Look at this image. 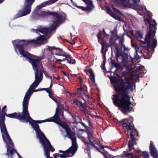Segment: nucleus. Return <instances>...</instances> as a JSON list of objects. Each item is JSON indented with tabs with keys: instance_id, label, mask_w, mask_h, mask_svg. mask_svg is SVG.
I'll list each match as a JSON object with an SVG mask.
<instances>
[{
	"instance_id": "obj_50",
	"label": "nucleus",
	"mask_w": 158,
	"mask_h": 158,
	"mask_svg": "<svg viewBox=\"0 0 158 158\" xmlns=\"http://www.w3.org/2000/svg\"><path fill=\"white\" fill-rule=\"evenodd\" d=\"M135 51L136 52H138L139 53L143 54L142 51L139 50V48L138 46H135Z\"/></svg>"
},
{
	"instance_id": "obj_56",
	"label": "nucleus",
	"mask_w": 158,
	"mask_h": 158,
	"mask_svg": "<svg viewBox=\"0 0 158 158\" xmlns=\"http://www.w3.org/2000/svg\"><path fill=\"white\" fill-rule=\"evenodd\" d=\"M113 9L116 13L118 14H121V11L119 10L114 7H113Z\"/></svg>"
},
{
	"instance_id": "obj_23",
	"label": "nucleus",
	"mask_w": 158,
	"mask_h": 158,
	"mask_svg": "<svg viewBox=\"0 0 158 158\" xmlns=\"http://www.w3.org/2000/svg\"><path fill=\"white\" fill-rule=\"evenodd\" d=\"M140 0H128L127 4L129 6L138 7Z\"/></svg>"
},
{
	"instance_id": "obj_7",
	"label": "nucleus",
	"mask_w": 158,
	"mask_h": 158,
	"mask_svg": "<svg viewBox=\"0 0 158 158\" xmlns=\"http://www.w3.org/2000/svg\"><path fill=\"white\" fill-rule=\"evenodd\" d=\"M38 15L43 18H46L48 16H52L55 19L57 20V24L65 22L66 20V15L65 14H60L55 11H50L49 10L47 12L42 11L38 14Z\"/></svg>"
},
{
	"instance_id": "obj_51",
	"label": "nucleus",
	"mask_w": 158,
	"mask_h": 158,
	"mask_svg": "<svg viewBox=\"0 0 158 158\" xmlns=\"http://www.w3.org/2000/svg\"><path fill=\"white\" fill-rule=\"evenodd\" d=\"M144 68V66L142 65V66H139V67H138L136 68V70L138 71H141Z\"/></svg>"
},
{
	"instance_id": "obj_64",
	"label": "nucleus",
	"mask_w": 158,
	"mask_h": 158,
	"mask_svg": "<svg viewBox=\"0 0 158 158\" xmlns=\"http://www.w3.org/2000/svg\"><path fill=\"white\" fill-rule=\"evenodd\" d=\"M103 35L105 36H107L108 35L106 33L104 29H103Z\"/></svg>"
},
{
	"instance_id": "obj_49",
	"label": "nucleus",
	"mask_w": 158,
	"mask_h": 158,
	"mask_svg": "<svg viewBox=\"0 0 158 158\" xmlns=\"http://www.w3.org/2000/svg\"><path fill=\"white\" fill-rule=\"evenodd\" d=\"M33 93V91H32V89L29 88V89L27 90L26 94L28 95H30L31 96Z\"/></svg>"
},
{
	"instance_id": "obj_38",
	"label": "nucleus",
	"mask_w": 158,
	"mask_h": 158,
	"mask_svg": "<svg viewBox=\"0 0 158 158\" xmlns=\"http://www.w3.org/2000/svg\"><path fill=\"white\" fill-rule=\"evenodd\" d=\"M107 51V49H105V51L101 50V52L102 54V59L103 60V62H104V63L106 60V52Z\"/></svg>"
},
{
	"instance_id": "obj_16",
	"label": "nucleus",
	"mask_w": 158,
	"mask_h": 158,
	"mask_svg": "<svg viewBox=\"0 0 158 158\" xmlns=\"http://www.w3.org/2000/svg\"><path fill=\"white\" fill-rule=\"evenodd\" d=\"M106 11L107 14L116 20L119 21H121L122 18L120 16L116 15L114 14L110 9V8L107 6L106 8Z\"/></svg>"
},
{
	"instance_id": "obj_58",
	"label": "nucleus",
	"mask_w": 158,
	"mask_h": 158,
	"mask_svg": "<svg viewBox=\"0 0 158 158\" xmlns=\"http://www.w3.org/2000/svg\"><path fill=\"white\" fill-rule=\"evenodd\" d=\"M57 107H61V108H64V105L63 104H61L60 103H59L58 102L57 103Z\"/></svg>"
},
{
	"instance_id": "obj_19",
	"label": "nucleus",
	"mask_w": 158,
	"mask_h": 158,
	"mask_svg": "<svg viewBox=\"0 0 158 158\" xmlns=\"http://www.w3.org/2000/svg\"><path fill=\"white\" fill-rule=\"evenodd\" d=\"M64 57V59L59 60L64 61L66 60L69 64H75V60L71 57V56L69 54L66 53Z\"/></svg>"
},
{
	"instance_id": "obj_14",
	"label": "nucleus",
	"mask_w": 158,
	"mask_h": 158,
	"mask_svg": "<svg viewBox=\"0 0 158 158\" xmlns=\"http://www.w3.org/2000/svg\"><path fill=\"white\" fill-rule=\"evenodd\" d=\"M149 152L151 156L153 158H158V151L152 141H150L149 146Z\"/></svg>"
},
{
	"instance_id": "obj_57",
	"label": "nucleus",
	"mask_w": 158,
	"mask_h": 158,
	"mask_svg": "<svg viewBox=\"0 0 158 158\" xmlns=\"http://www.w3.org/2000/svg\"><path fill=\"white\" fill-rule=\"evenodd\" d=\"M87 107V106L86 105L85 103H84L83 104L82 103V106H81L80 108H83V110H84L86 109Z\"/></svg>"
},
{
	"instance_id": "obj_44",
	"label": "nucleus",
	"mask_w": 158,
	"mask_h": 158,
	"mask_svg": "<svg viewBox=\"0 0 158 158\" xmlns=\"http://www.w3.org/2000/svg\"><path fill=\"white\" fill-rule=\"evenodd\" d=\"M125 156L127 157V158H131L132 156L134 157L135 158L134 156H133L132 153H125Z\"/></svg>"
},
{
	"instance_id": "obj_39",
	"label": "nucleus",
	"mask_w": 158,
	"mask_h": 158,
	"mask_svg": "<svg viewBox=\"0 0 158 158\" xmlns=\"http://www.w3.org/2000/svg\"><path fill=\"white\" fill-rule=\"evenodd\" d=\"M90 75L89 76L92 82H94L95 81V76L93 71H91L89 72Z\"/></svg>"
},
{
	"instance_id": "obj_12",
	"label": "nucleus",
	"mask_w": 158,
	"mask_h": 158,
	"mask_svg": "<svg viewBox=\"0 0 158 158\" xmlns=\"http://www.w3.org/2000/svg\"><path fill=\"white\" fill-rule=\"evenodd\" d=\"M117 38H115L114 36H112L110 39V46L111 48V51L113 50L114 52H117V55L118 53V50L119 48L118 44L116 43L115 42L118 39L119 37L117 35Z\"/></svg>"
},
{
	"instance_id": "obj_59",
	"label": "nucleus",
	"mask_w": 158,
	"mask_h": 158,
	"mask_svg": "<svg viewBox=\"0 0 158 158\" xmlns=\"http://www.w3.org/2000/svg\"><path fill=\"white\" fill-rule=\"evenodd\" d=\"M123 48L124 51L125 52H127L128 50H129V49L127 48L125 46L123 45Z\"/></svg>"
},
{
	"instance_id": "obj_63",
	"label": "nucleus",
	"mask_w": 158,
	"mask_h": 158,
	"mask_svg": "<svg viewBox=\"0 0 158 158\" xmlns=\"http://www.w3.org/2000/svg\"><path fill=\"white\" fill-rule=\"evenodd\" d=\"M64 110L67 111L69 109V107L68 106H65V107H64V108H63Z\"/></svg>"
},
{
	"instance_id": "obj_5",
	"label": "nucleus",
	"mask_w": 158,
	"mask_h": 158,
	"mask_svg": "<svg viewBox=\"0 0 158 158\" xmlns=\"http://www.w3.org/2000/svg\"><path fill=\"white\" fill-rule=\"evenodd\" d=\"M121 124L123 127H125L127 130V133L130 131V136H131V139L129 141L128 146L130 149L132 148L133 145L136 144L135 141V138H134L135 135L137 136L138 135V133L137 131L135 128L134 125L131 124L128 119H123L122 120Z\"/></svg>"
},
{
	"instance_id": "obj_43",
	"label": "nucleus",
	"mask_w": 158,
	"mask_h": 158,
	"mask_svg": "<svg viewBox=\"0 0 158 158\" xmlns=\"http://www.w3.org/2000/svg\"><path fill=\"white\" fill-rule=\"evenodd\" d=\"M136 33L138 35L137 37L136 36L137 40H138L139 39H140L143 38L142 35L139 31H136Z\"/></svg>"
},
{
	"instance_id": "obj_37",
	"label": "nucleus",
	"mask_w": 158,
	"mask_h": 158,
	"mask_svg": "<svg viewBox=\"0 0 158 158\" xmlns=\"http://www.w3.org/2000/svg\"><path fill=\"white\" fill-rule=\"evenodd\" d=\"M102 32L101 30H100L98 34H97V36L98 38V41L99 43H100V41L101 40H103V38L102 37Z\"/></svg>"
},
{
	"instance_id": "obj_42",
	"label": "nucleus",
	"mask_w": 158,
	"mask_h": 158,
	"mask_svg": "<svg viewBox=\"0 0 158 158\" xmlns=\"http://www.w3.org/2000/svg\"><path fill=\"white\" fill-rule=\"evenodd\" d=\"M143 155V158H149V155L148 152L143 151L142 152V156Z\"/></svg>"
},
{
	"instance_id": "obj_32",
	"label": "nucleus",
	"mask_w": 158,
	"mask_h": 158,
	"mask_svg": "<svg viewBox=\"0 0 158 158\" xmlns=\"http://www.w3.org/2000/svg\"><path fill=\"white\" fill-rule=\"evenodd\" d=\"M81 96L82 97V99L84 101H89L90 100L89 95L86 94L85 92L82 93Z\"/></svg>"
},
{
	"instance_id": "obj_3",
	"label": "nucleus",
	"mask_w": 158,
	"mask_h": 158,
	"mask_svg": "<svg viewBox=\"0 0 158 158\" xmlns=\"http://www.w3.org/2000/svg\"><path fill=\"white\" fill-rule=\"evenodd\" d=\"M146 20L149 24L148 32L145 37V41H140V43L148 52H149L150 48L151 51L153 52L157 44V40L155 38L157 23L154 19L151 20L147 18Z\"/></svg>"
},
{
	"instance_id": "obj_45",
	"label": "nucleus",
	"mask_w": 158,
	"mask_h": 158,
	"mask_svg": "<svg viewBox=\"0 0 158 158\" xmlns=\"http://www.w3.org/2000/svg\"><path fill=\"white\" fill-rule=\"evenodd\" d=\"M44 90H45L48 93V95L51 94H53V93L52 92V90L49 89L48 88H44Z\"/></svg>"
},
{
	"instance_id": "obj_27",
	"label": "nucleus",
	"mask_w": 158,
	"mask_h": 158,
	"mask_svg": "<svg viewBox=\"0 0 158 158\" xmlns=\"http://www.w3.org/2000/svg\"><path fill=\"white\" fill-rule=\"evenodd\" d=\"M89 143H88L87 144V146L89 150L90 149L91 146L90 145L94 147L97 150L98 152H100V150L99 148L95 145V143H94V141H92V139L89 140Z\"/></svg>"
},
{
	"instance_id": "obj_30",
	"label": "nucleus",
	"mask_w": 158,
	"mask_h": 158,
	"mask_svg": "<svg viewBox=\"0 0 158 158\" xmlns=\"http://www.w3.org/2000/svg\"><path fill=\"white\" fill-rule=\"evenodd\" d=\"M64 57L62 56H53V61L54 62L63 61H60L59 60L64 59Z\"/></svg>"
},
{
	"instance_id": "obj_29",
	"label": "nucleus",
	"mask_w": 158,
	"mask_h": 158,
	"mask_svg": "<svg viewBox=\"0 0 158 158\" xmlns=\"http://www.w3.org/2000/svg\"><path fill=\"white\" fill-rule=\"evenodd\" d=\"M87 134V138L89 140L92 139L93 141H94L95 137L94 136V135L91 131L89 130H88L86 131Z\"/></svg>"
},
{
	"instance_id": "obj_55",
	"label": "nucleus",
	"mask_w": 158,
	"mask_h": 158,
	"mask_svg": "<svg viewBox=\"0 0 158 158\" xmlns=\"http://www.w3.org/2000/svg\"><path fill=\"white\" fill-rule=\"evenodd\" d=\"M86 120L88 123V125L89 127L91 128H92L93 127V125L91 123L90 120L88 118Z\"/></svg>"
},
{
	"instance_id": "obj_25",
	"label": "nucleus",
	"mask_w": 158,
	"mask_h": 158,
	"mask_svg": "<svg viewBox=\"0 0 158 158\" xmlns=\"http://www.w3.org/2000/svg\"><path fill=\"white\" fill-rule=\"evenodd\" d=\"M47 119V122H53L57 124L59 123V122L61 120L59 116H58L55 114L53 117Z\"/></svg>"
},
{
	"instance_id": "obj_61",
	"label": "nucleus",
	"mask_w": 158,
	"mask_h": 158,
	"mask_svg": "<svg viewBox=\"0 0 158 158\" xmlns=\"http://www.w3.org/2000/svg\"><path fill=\"white\" fill-rule=\"evenodd\" d=\"M99 146L101 147V148H102V149H104V148H108V146H103V145H102L101 144H100L99 145Z\"/></svg>"
},
{
	"instance_id": "obj_48",
	"label": "nucleus",
	"mask_w": 158,
	"mask_h": 158,
	"mask_svg": "<svg viewBox=\"0 0 158 158\" xmlns=\"http://www.w3.org/2000/svg\"><path fill=\"white\" fill-rule=\"evenodd\" d=\"M52 94H51L49 95V97L52 99L56 103H57L58 102L56 98L54 97L52 95Z\"/></svg>"
},
{
	"instance_id": "obj_17",
	"label": "nucleus",
	"mask_w": 158,
	"mask_h": 158,
	"mask_svg": "<svg viewBox=\"0 0 158 158\" xmlns=\"http://www.w3.org/2000/svg\"><path fill=\"white\" fill-rule=\"evenodd\" d=\"M43 146L45 150V155L46 156L47 158H53L50 157V151L52 152L55 151V149L51 145L52 148H50L48 144H46Z\"/></svg>"
},
{
	"instance_id": "obj_26",
	"label": "nucleus",
	"mask_w": 158,
	"mask_h": 158,
	"mask_svg": "<svg viewBox=\"0 0 158 158\" xmlns=\"http://www.w3.org/2000/svg\"><path fill=\"white\" fill-rule=\"evenodd\" d=\"M85 130L83 129H80L77 132V137L83 142L85 145H86L88 142H87V139L86 138L81 135L79 133L80 131H84Z\"/></svg>"
},
{
	"instance_id": "obj_46",
	"label": "nucleus",
	"mask_w": 158,
	"mask_h": 158,
	"mask_svg": "<svg viewBox=\"0 0 158 158\" xmlns=\"http://www.w3.org/2000/svg\"><path fill=\"white\" fill-rule=\"evenodd\" d=\"M119 44L121 45L122 47L123 45H124L123 43L124 41V39L123 38H122L119 39Z\"/></svg>"
},
{
	"instance_id": "obj_11",
	"label": "nucleus",
	"mask_w": 158,
	"mask_h": 158,
	"mask_svg": "<svg viewBox=\"0 0 158 158\" xmlns=\"http://www.w3.org/2000/svg\"><path fill=\"white\" fill-rule=\"evenodd\" d=\"M46 50L50 52L52 55V57L53 56H64L66 53L63 51L62 49L56 48L55 46L51 47L47 46L46 48Z\"/></svg>"
},
{
	"instance_id": "obj_54",
	"label": "nucleus",
	"mask_w": 158,
	"mask_h": 158,
	"mask_svg": "<svg viewBox=\"0 0 158 158\" xmlns=\"http://www.w3.org/2000/svg\"><path fill=\"white\" fill-rule=\"evenodd\" d=\"M100 152L105 157V158H106V157H108V156H107V155H110V154H108V153L107 152H102L100 151V152Z\"/></svg>"
},
{
	"instance_id": "obj_34",
	"label": "nucleus",
	"mask_w": 158,
	"mask_h": 158,
	"mask_svg": "<svg viewBox=\"0 0 158 158\" xmlns=\"http://www.w3.org/2000/svg\"><path fill=\"white\" fill-rule=\"evenodd\" d=\"M133 156H134L135 158H138L142 156V152L140 151H135V154H133Z\"/></svg>"
},
{
	"instance_id": "obj_33",
	"label": "nucleus",
	"mask_w": 158,
	"mask_h": 158,
	"mask_svg": "<svg viewBox=\"0 0 158 158\" xmlns=\"http://www.w3.org/2000/svg\"><path fill=\"white\" fill-rule=\"evenodd\" d=\"M111 64L112 67L114 66L117 69H120L121 68L120 63H116L114 60H111Z\"/></svg>"
},
{
	"instance_id": "obj_1",
	"label": "nucleus",
	"mask_w": 158,
	"mask_h": 158,
	"mask_svg": "<svg viewBox=\"0 0 158 158\" xmlns=\"http://www.w3.org/2000/svg\"><path fill=\"white\" fill-rule=\"evenodd\" d=\"M114 89L118 94H114L112 98L114 105L125 114L134 110L133 105L131 102L130 97L128 93L130 90H133V83L130 78L125 77L123 80L121 77L111 80Z\"/></svg>"
},
{
	"instance_id": "obj_2",
	"label": "nucleus",
	"mask_w": 158,
	"mask_h": 158,
	"mask_svg": "<svg viewBox=\"0 0 158 158\" xmlns=\"http://www.w3.org/2000/svg\"><path fill=\"white\" fill-rule=\"evenodd\" d=\"M38 40H15L13 41L12 44L15 49L18 50L19 53L22 56L27 59L30 63L34 70L39 69L40 68V63L42 59L41 56H35L30 54L28 52L24 51V46L30 44H36Z\"/></svg>"
},
{
	"instance_id": "obj_35",
	"label": "nucleus",
	"mask_w": 158,
	"mask_h": 158,
	"mask_svg": "<svg viewBox=\"0 0 158 158\" xmlns=\"http://www.w3.org/2000/svg\"><path fill=\"white\" fill-rule=\"evenodd\" d=\"M85 92L83 90V88L82 87H81L80 88L77 89V91L75 94H79L81 95L82 93H83Z\"/></svg>"
},
{
	"instance_id": "obj_18",
	"label": "nucleus",
	"mask_w": 158,
	"mask_h": 158,
	"mask_svg": "<svg viewBox=\"0 0 158 158\" xmlns=\"http://www.w3.org/2000/svg\"><path fill=\"white\" fill-rule=\"evenodd\" d=\"M58 124L65 130L67 135L72 131L70 127L65 122L60 120Z\"/></svg>"
},
{
	"instance_id": "obj_20",
	"label": "nucleus",
	"mask_w": 158,
	"mask_h": 158,
	"mask_svg": "<svg viewBox=\"0 0 158 158\" xmlns=\"http://www.w3.org/2000/svg\"><path fill=\"white\" fill-rule=\"evenodd\" d=\"M35 81L29 87L32 90L34 89L38 85L42 80V79H40L36 75L35 77Z\"/></svg>"
},
{
	"instance_id": "obj_28",
	"label": "nucleus",
	"mask_w": 158,
	"mask_h": 158,
	"mask_svg": "<svg viewBox=\"0 0 158 158\" xmlns=\"http://www.w3.org/2000/svg\"><path fill=\"white\" fill-rule=\"evenodd\" d=\"M99 43L101 44V50L102 51H103V50L104 51L105 48H106V49H107V48L109 47L110 46V45L107 42L104 40V39L103 40H101Z\"/></svg>"
},
{
	"instance_id": "obj_36",
	"label": "nucleus",
	"mask_w": 158,
	"mask_h": 158,
	"mask_svg": "<svg viewBox=\"0 0 158 158\" xmlns=\"http://www.w3.org/2000/svg\"><path fill=\"white\" fill-rule=\"evenodd\" d=\"M38 31L44 34L45 35H47L48 33L47 28H42L41 29H39Z\"/></svg>"
},
{
	"instance_id": "obj_24",
	"label": "nucleus",
	"mask_w": 158,
	"mask_h": 158,
	"mask_svg": "<svg viewBox=\"0 0 158 158\" xmlns=\"http://www.w3.org/2000/svg\"><path fill=\"white\" fill-rule=\"evenodd\" d=\"M57 20L54 21L53 22L54 25H52L50 27L47 28L48 33H51L52 31L55 30L56 27L59 26V25L61 24L64 22H63L61 23H56Z\"/></svg>"
},
{
	"instance_id": "obj_60",
	"label": "nucleus",
	"mask_w": 158,
	"mask_h": 158,
	"mask_svg": "<svg viewBox=\"0 0 158 158\" xmlns=\"http://www.w3.org/2000/svg\"><path fill=\"white\" fill-rule=\"evenodd\" d=\"M78 123H79L81 124L83 126H84L85 128L87 129V126L83 122H78Z\"/></svg>"
},
{
	"instance_id": "obj_6",
	"label": "nucleus",
	"mask_w": 158,
	"mask_h": 158,
	"mask_svg": "<svg viewBox=\"0 0 158 158\" xmlns=\"http://www.w3.org/2000/svg\"><path fill=\"white\" fill-rule=\"evenodd\" d=\"M6 108V106H4L2 110V112L0 111V128L1 131L7 130L5 124V116L10 118L19 119L21 113L19 112L17 113L14 112L11 114H7L6 113V110L5 109Z\"/></svg>"
},
{
	"instance_id": "obj_15",
	"label": "nucleus",
	"mask_w": 158,
	"mask_h": 158,
	"mask_svg": "<svg viewBox=\"0 0 158 158\" xmlns=\"http://www.w3.org/2000/svg\"><path fill=\"white\" fill-rule=\"evenodd\" d=\"M118 54L117 55V52H115V56L116 58V61L119 63L118 59H121V60L122 62L124 63L125 64L127 63L128 60V57L127 56H124L122 54L121 52H120L119 49L118 50Z\"/></svg>"
},
{
	"instance_id": "obj_31",
	"label": "nucleus",
	"mask_w": 158,
	"mask_h": 158,
	"mask_svg": "<svg viewBox=\"0 0 158 158\" xmlns=\"http://www.w3.org/2000/svg\"><path fill=\"white\" fill-rule=\"evenodd\" d=\"M51 2H49V0L48 1L44 2L42 3L40 5L38 6H36V8L38 10H39L41 8L45 7L48 5L51 4Z\"/></svg>"
},
{
	"instance_id": "obj_13",
	"label": "nucleus",
	"mask_w": 158,
	"mask_h": 158,
	"mask_svg": "<svg viewBox=\"0 0 158 158\" xmlns=\"http://www.w3.org/2000/svg\"><path fill=\"white\" fill-rule=\"evenodd\" d=\"M30 97V95L25 94L22 103L23 111L22 112H20L22 113L21 114L29 112L28 107Z\"/></svg>"
},
{
	"instance_id": "obj_8",
	"label": "nucleus",
	"mask_w": 158,
	"mask_h": 158,
	"mask_svg": "<svg viewBox=\"0 0 158 158\" xmlns=\"http://www.w3.org/2000/svg\"><path fill=\"white\" fill-rule=\"evenodd\" d=\"M2 135L3 141L7 144L6 155L10 157V154L11 156L13 155L14 151L16 152L13 147H14L13 143L11 140L7 130L6 131H1Z\"/></svg>"
},
{
	"instance_id": "obj_22",
	"label": "nucleus",
	"mask_w": 158,
	"mask_h": 158,
	"mask_svg": "<svg viewBox=\"0 0 158 158\" xmlns=\"http://www.w3.org/2000/svg\"><path fill=\"white\" fill-rule=\"evenodd\" d=\"M40 70L39 71V69L37 70V69L34 70L35 71V76H36V75L39 78H40V79H42L43 74V72L45 75L46 76V72L44 70V69L42 65L40 64Z\"/></svg>"
},
{
	"instance_id": "obj_52",
	"label": "nucleus",
	"mask_w": 158,
	"mask_h": 158,
	"mask_svg": "<svg viewBox=\"0 0 158 158\" xmlns=\"http://www.w3.org/2000/svg\"><path fill=\"white\" fill-rule=\"evenodd\" d=\"M60 114L59 112V108L58 107H57L56 109V112L55 115L59 116V114Z\"/></svg>"
},
{
	"instance_id": "obj_62",
	"label": "nucleus",
	"mask_w": 158,
	"mask_h": 158,
	"mask_svg": "<svg viewBox=\"0 0 158 158\" xmlns=\"http://www.w3.org/2000/svg\"><path fill=\"white\" fill-rule=\"evenodd\" d=\"M58 0H49V2H51V4H52L57 2Z\"/></svg>"
},
{
	"instance_id": "obj_9",
	"label": "nucleus",
	"mask_w": 158,
	"mask_h": 158,
	"mask_svg": "<svg viewBox=\"0 0 158 158\" xmlns=\"http://www.w3.org/2000/svg\"><path fill=\"white\" fill-rule=\"evenodd\" d=\"M35 0H24L23 10L20 11L17 14V17H19L27 15L30 13L31 6Z\"/></svg>"
},
{
	"instance_id": "obj_41",
	"label": "nucleus",
	"mask_w": 158,
	"mask_h": 158,
	"mask_svg": "<svg viewBox=\"0 0 158 158\" xmlns=\"http://www.w3.org/2000/svg\"><path fill=\"white\" fill-rule=\"evenodd\" d=\"M75 102L76 103V106H78L80 108L81 106H82V103L78 99H76L75 100Z\"/></svg>"
},
{
	"instance_id": "obj_53",
	"label": "nucleus",
	"mask_w": 158,
	"mask_h": 158,
	"mask_svg": "<svg viewBox=\"0 0 158 158\" xmlns=\"http://www.w3.org/2000/svg\"><path fill=\"white\" fill-rule=\"evenodd\" d=\"M106 63V62H105L104 63V62H103L102 64L101 65V66L102 69L104 71H106V68H105V66Z\"/></svg>"
},
{
	"instance_id": "obj_10",
	"label": "nucleus",
	"mask_w": 158,
	"mask_h": 158,
	"mask_svg": "<svg viewBox=\"0 0 158 158\" xmlns=\"http://www.w3.org/2000/svg\"><path fill=\"white\" fill-rule=\"evenodd\" d=\"M67 135L68 136V137L72 140V146L66 150L65 152L69 153L70 155V157H72L75 154L77 150V139L74 136L75 134L72 131Z\"/></svg>"
},
{
	"instance_id": "obj_47",
	"label": "nucleus",
	"mask_w": 158,
	"mask_h": 158,
	"mask_svg": "<svg viewBox=\"0 0 158 158\" xmlns=\"http://www.w3.org/2000/svg\"><path fill=\"white\" fill-rule=\"evenodd\" d=\"M46 122H47V119H46L43 120H34L33 121V122H36L37 123H44Z\"/></svg>"
},
{
	"instance_id": "obj_4",
	"label": "nucleus",
	"mask_w": 158,
	"mask_h": 158,
	"mask_svg": "<svg viewBox=\"0 0 158 158\" xmlns=\"http://www.w3.org/2000/svg\"><path fill=\"white\" fill-rule=\"evenodd\" d=\"M19 120L23 122H28L31 124L33 128L37 134V137L39 139L40 142L42 145L44 146L46 144H48L50 148H52L50 142L40 130L39 125L36 122H33L34 120L30 116L29 112L21 114Z\"/></svg>"
},
{
	"instance_id": "obj_21",
	"label": "nucleus",
	"mask_w": 158,
	"mask_h": 158,
	"mask_svg": "<svg viewBox=\"0 0 158 158\" xmlns=\"http://www.w3.org/2000/svg\"><path fill=\"white\" fill-rule=\"evenodd\" d=\"M59 152L63 153V154H59L58 153H55L53 155L54 158H57L58 156H59L61 158H65L69 156L70 157V155L67 152L65 151H63L61 150H59Z\"/></svg>"
},
{
	"instance_id": "obj_40",
	"label": "nucleus",
	"mask_w": 158,
	"mask_h": 158,
	"mask_svg": "<svg viewBox=\"0 0 158 158\" xmlns=\"http://www.w3.org/2000/svg\"><path fill=\"white\" fill-rule=\"evenodd\" d=\"M75 6L77 7L78 8L82 10L83 11L88 10L91 11L92 10H89L87 8V6L86 7H84L82 6H79L77 5H75Z\"/></svg>"
}]
</instances>
